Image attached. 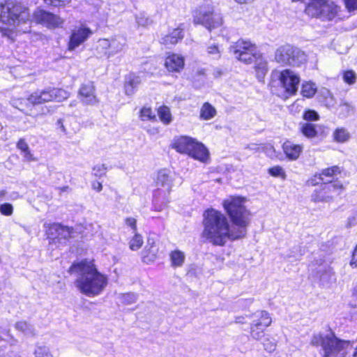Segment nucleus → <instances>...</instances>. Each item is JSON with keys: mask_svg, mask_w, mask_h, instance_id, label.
Instances as JSON below:
<instances>
[{"mask_svg": "<svg viewBox=\"0 0 357 357\" xmlns=\"http://www.w3.org/2000/svg\"><path fill=\"white\" fill-rule=\"evenodd\" d=\"M246 199L230 196L224 199L222 206L232 226L222 212L209 208L203 214L202 237L213 245L223 246L228 241L244 238L250 223V213L245 206Z\"/></svg>", "mask_w": 357, "mask_h": 357, "instance_id": "1", "label": "nucleus"}, {"mask_svg": "<svg viewBox=\"0 0 357 357\" xmlns=\"http://www.w3.org/2000/svg\"><path fill=\"white\" fill-rule=\"evenodd\" d=\"M76 273L75 285L83 294L95 297L103 292L108 284V277L98 271L96 266L86 260L73 264L69 271Z\"/></svg>", "mask_w": 357, "mask_h": 357, "instance_id": "2", "label": "nucleus"}, {"mask_svg": "<svg viewBox=\"0 0 357 357\" xmlns=\"http://www.w3.org/2000/svg\"><path fill=\"white\" fill-rule=\"evenodd\" d=\"M29 20V10L21 3L8 0L0 3V22L5 25L0 26L3 36L14 40L18 33L29 31V27L23 29L20 25Z\"/></svg>", "mask_w": 357, "mask_h": 357, "instance_id": "3", "label": "nucleus"}, {"mask_svg": "<svg viewBox=\"0 0 357 357\" xmlns=\"http://www.w3.org/2000/svg\"><path fill=\"white\" fill-rule=\"evenodd\" d=\"M311 344L321 347L323 357H345L352 347L351 342L341 340L333 333L314 335Z\"/></svg>", "mask_w": 357, "mask_h": 357, "instance_id": "4", "label": "nucleus"}, {"mask_svg": "<svg viewBox=\"0 0 357 357\" xmlns=\"http://www.w3.org/2000/svg\"><path fill=\"white\" fill-rule=\"evenodd\" d=\"M172 146L181 153H185L202 162H206L209 158L208 149L192 137L181 136L174 139Z\"/></svg>", "mask_w": 357, "mask_h": 357, "instance_id": "5", "label": "nucleus"}, {"mask_svg": "<svg viewBox=\"0 0 357 357\" xmlns=\"http://www.w3.org/2000/svg\"><path fill=\"white\" fill-rule=\"evenodd\" d=\"M340 8L331 0H310L305 13L310 17H317L323 21H331L335 18Z\"/></svg>", "mask_w": 357, "mask_h": 357, "instance_id": "6", "label": "nucleus"}, {"mask_svg": "<svg viewBox=\"0 0 357 357\" xmlns=\"http://www.w3.org/2000/svg\"><path fill=\"white\" fill-rule=\"evenodd\" d=\"M275 59L283 65L299 66L306 61L307 56L297 47L287 44L276 50Z\"/></svg>", "mask_w": 357, "mask_h": 357, "instance_id": "7", "label": "nucleus"}, {"mask_svg": "<svg viewBox=\"0 0 357 357\" xmlns=\"http://www.w3.org/2000/svg\"><path fill=\"white\" fill-rule=\"evenodd\" d=\"M70 96V93L63 89L47 88L43 90H38L31 94L27 100L33 104H43L46 102H61Z\"/></svg>", "mask_w": 357, "mask_h": 357, "instance_id": "8", "label": "nucleus"}, {"mask_svg": "<svg viewBox=\"0 0 357 357\" xmlns=\"http://www.w3.org/2000/svg\"><path fill=\"white\" fill-rule=\"evenodd\" d=\"M194 22L211 31L222 26L223 20L222 15L215 12L213 6H202L194 15Z\"/></svg>", "mask_w": 357, "mask_h": 357, "instance_id": "9", "label": "nucleus"}, {"mask_svg": "<svg viewBox=\"0 0 357 357\" xmlns=\"http://www.w3.org/2000/svg\"><path fill=\"white\" fill-rule=\"evenodd\" d=\"M344 190V187L339 181L324 183L314 191L312 195V200L314 202H329Z\"/></svg>", "mask_w": 357, "mask_h": 357, "instance_id": "10", "label": "nucleus"}, {"mask_svg": "<svg viewBox=\"0 0 357 357\" xmlns=\"http://www.w3.org/2000/svg\"><path fill=\"white\" fill-rule=\"evenodd\" d=\"M231 51L238 60L247 64L253 62L254 58L257 56L259 53L255 44L243 39L238 40L231 46Z\"/></svg>", "mask_w": 357, "mask_h": 357, "instance_id": "11", "label": "nucleus"}, {"mask_svg": "<svg viewBox=\"0 0 357 357\" xmlns=\"http://www.w3.org/2000/svg\"><path fill=\"white\" fill-rule=\"evenodd\" d=\"M253 321L250 326V335L257 340H259L264 336L266 328L272 322L271 318L266 311H257L253 314Z\"/></svg>", "mask_w": 357, "mask_h": 357, "instance_id": "12", "label": "nucleus"}, {"mask_svg": "<svg viewBox=\"0 0 357 357\" xmlns=\"http://www.w3.org/2000/svg\"><path fill=\"white\" fill-rule=\"evenodd\" d=\"M126 46V40L122 37L102 38L98 40V49L100 50L107 59L121 52Z\"/></svg>", "mask_w": 357, "mask_h": 357, "instance_id": "13", "label": "nucleus"}, {"mask_svg": "<svg viewBox=\"0 0 357 357\" xmlns=\"http://www.w3.org/2000/svg\"><path fill=\"white\" fill-rule=\"evenodd\" d=\"M155 183L158 189L154 192V200L159 202L161 196L165 199L166 195L169 194L171 190L172 179L169 171L167 169L160 170L158 172Z\"/></svg>", "mask_w": 357, "mask_h": 357, "instance_id": "14", "label": "nucleus"}, {"mask_svg": "<svg viewBox=\"0 0 357 357\" xmlns=\"http://www.w3.org/2000/svg\"><path fill=\"white\" fill-rule=\"evenodd\" d=\"M280 82L288 95H294L298 90L300 77L293 70L287 69L280 72Z\"/></svg>", "mask_w": 357, "mask_h": 357, "instance_id": "15", "label": "nucleus"}, {"mask_svg": "<svg viewBox=\"0 0 357 357\" xmlns=\"http://www.w3.org/2000/svg\"><path fill=\"white\" fill-rule=\"evenodd\" d=\"M33 20L36 23L50 29L56 28L63 22V20L59 16L41 9H38L33 13Z\"/></svg>", "mask_w": 357, "mask_h": 357, "instance_id": "16", "label": "nucleus"}, {"mask_svg": "<svg viewBox=\"0 0 357 357\" xmlns=\"http://www.w3.org/2000/svg\"><path fill=\"white\" fill-rule=\"evenodd\" d=\"M91 34V30L85 25L81 24L78 26H75L72 31L70 36L68 44V50H75L80 45L84 43Z\"/></svg>", "mask_w": 357, "mask_h": 357, "instance_id": "17", "label": "nucleus"}, {"mask_svg": "<svg viewBox=\"0 0 357 357\" xmlns=\"http://www.w3.org/2000/svg\"><path fill=\"white\" fill-rule=\"evenodd\" d=\"M77 97L84 105H94L99 102L96 95V89L93 82H88L81 85Z\"/></svg>", "mask_w": 357, "mask_h": 357, "instance_id": "18", "label": "nucleus"}, {"mask_svg": "<svg viewBox=\"0 0 357 357\" xmlns=\"http://www.w3.org/2000/svg\"><path fill=\"white\" fill-rule=\"evenodd\" d=\"M185 58L178 54L170 53L165 60V67L170 73H180L184 68Z\"/></svg>", "mask_w": 357, "mask_h": 357, "instance_id": "19", "label": "nucleus"}, {"mask_svg": "<svg viewBox=\"0 0 357 357\" xmlns=\"http://www.w3.org/2000/svg\"><path fill=\"white\" fill-rule=\"evenodd\" d=\"M324 126L321 125H315L310 123H303L301 126V132L305 137L309 139L319 137L320 135H324Z\"/></svg>", "mask_w": 357, "mask_h": 357, "instance_id": "20", "label": "nucleus"}, {"mask_svg": "<svg viewBox=\"0 0 357 357\" xmlns=\"http://www.w3.org/2000/svg\"><path fill=\"white\" fill-rule=\"evenodd\" d=\"M282 149L289 160H296L303 151V146L287 140L283 143Z\"/></svg>", "mask_w": 357, "mask_h": 357, "instance_id": "21", "label": "nucleus"}, {"mask_svg": "<svg viewBox=\"0 0 357 357\" xmlns=\"http://www.w3.org/2000/svg\"><path fill=\"white\" fill-rule=\"evenodd\" d=\"M183 38V29L178 27L173 29L167 34L162 36L160 39V43L169 45H175Z\"/></svg>", "mask_w": 357, "mask_h": 357, "instance_id": "22", "label": "nucleus"}, {"mask_svg": "<svg viewBox=\"0 0 357 357\" xmlns=\"http://www.w3.org/2000/svg\"><path fill=\"white\" fill-rule=\"evenodd\" d=\"M340 173V169L337 166H333L331 167L324 169L318 176L317 175L315 176V181L317 183L320 181L323 183L332 182L331 181L333 179L334 176Z\"/></svg>", "mask_w": 357, "mask_h": 357, "instance_id": "23", "label": "nucleus"}, {"mask_svg": "<svg viewBox=\"0 0 357 357\" xmlns=\"http://www.w3.org/2000/svg\"><path fill=\"white\" fill-rule=\"evenodd\" d=\"M141 83L140 77L134 74L130 73L125 78L124 89L128 96H132L135 93L138 85Z\"/></svg>", "mask_w": 357, "mask_h": 357, "instance_id": "24", "label": "nucleus"}, {"mask_svg": "<svg viewBox=\"0 0 357 357\" xmlns=\"http://www.w3.org/2000/svg\"><path fill=\"white\" fill-rule=\"evenodd\" d=\"M255 70L256 76L259 81H262L268 72V63L266 59L258 53L257 56L254 58Z\"/></svg>", "mask_w": 357, "mask_h": 357, "instance_id": "25", "label": "nucleus"}, {"mask_svg": "<svg viewBox=\"0 0 357 357\" xmlns=\"http://www.w3.org/2000/svg\"><path fill=\"white\" fill-rule=\"evenodd\" d=\"M158 253V248L154 245V241L148 239V245L142 252L143 261L149 264L155 261Z\"/></svg>", "mask_w": 357, "mask_h": 357, "instance_id": "26", "label": "nucleus"}, {"mask_svg": "<svg viewBox=\"0 0 357 357\" xmlns=\"http://www.w3.org/2000/svg\"><path fill=\"white\" fill-rule=\"evenodd\" d=\"M222 50V46L213 42H208L206 47V54L211 59H220Z\"/></svg>", "mask_w": 357, "mask_h": 357, "instance_id": "27", "label": "nucleus"}, {"mask_svg": "<svg viewBox=\"0 0 357 357\" xmlns=\"http://www.w3.org/2000/svg\"><path fill=\"white\" fill-rule=\"evenodd\" d=\"M217 114L215 108L208 102H204L200 108L199 118L208 121L214 118Z\"/></svg>", "mask_w": 357, "mask_h": 357, "instance_id": "28", "label": "nucleus"}, {"mask_svg": "<svg viewBox=\"0 0 357 357\" xmlns=\"http://www.w3.org/2000/svg\"><path fill=\"white\" fill-rule=\"evenodd\" d=\"M44 227L46 229L45 232L50 240L55 241L59 239L61 225L58 223H45Z\"/></svg>", "mask_w": 357, "mask_h": 357, "instance_id": "29", "label": "nucleus"}, {"mask_svg": "<svg viewBox=\"0 0 357 357\" xmlns=\"http://www.w3.org/2000/svg\"><path fill=\"white\" fill-rule=\"evenodd\" d=\"M17 147L21 151V153L24 158V160L27 162L36 161V159L33 157L31 150L29 149L28 144L24 139H20L17 144Z\"/></svg>", "mask_w": 357, "mask_h": 357, "instance_id": "30", "label": "nucleus"}, {"mask_svg": "<svg viewBox=\"0 0 357 357\" xmlns=\"http://www.w3.org/2000/svg\"><path fill=\"white\" fill-rule=\"evenodd\" d=\"M15 328L26 336L33 337L36 335V329L33 325L25 321H17L15 325Z\"/></svg>", "mask_w": 357, "mask_h": 357, "instance_id": "31", "label": "nucleus"}, {"mask_svg": "<svg viewBox=\"0 0 357 357\" xmlns=\"http://www.w3.org/2000/svg\"><path fill=\"white\" fill-rule=\"evenodd\" d=\"M158 115L161 122L165 125H169L172 121V113L167 106L160 107L158 109Z\"/></svg>", "mask_w": 357, "mask_h": 357, "instance_id": "32", "label": "nucleus"}, {"mask_svg": "<svg viewBox=\"0 0 357 357\" xmlns=\"http://www.w3.org/2000/svg\"><path fill=\"white\" fill-rule=\"evenodd\" d=\"M334 141L338 143L347 142L350 138V134L344 128H338L333 133Z\"/></svg>", "mask_w": 357, "mask_h": 357, "instance_id": "33", "label": "nucleus"}, {"mask_svg": "<svg viewBox=\"0 0 357 357\" xmlns=\"http://www.w3.org/2000/svg\"><path fill=\"white\" fill-rule=\"evenodd\" d=\"M172 266L174 267L181 266L185 261V254L178 250H175L170 253Z\"/></svg>", "mask_w": 357, "mask_h": 357, "instance_id": "34", "label": "nucleus"}, {"mask_svg": "<svg viewBox=\"0 0 357 357\" xmlns=\"http://www.w3.org/2000/svg\"><path fill=\"white\" fill-rule=\"evenodd\" d=\"M33 354L35 357H54L48 347L39 343L35 345Z\"/></svg>", "mask_w": 357, "mask_h": 357, "instance_id": "35", "label": "nucleus"}, {"mask_svg": "<svg viewBox=\"0 0 357 357\" xmlns=\"http://www.w3.org/2000/svg\"><path fill=\"white\" fill-rule=\"evenodd\" d=\"M317 86L314 83L307 82L303 84L301 94L306 98H310L314 96L317 92Z\"/></svg>", "mask_w": 357, "mask_h": 357, "instance_id": "36", "label": "nucleus"}, {"mask_svg": "<svg viewBox=\"0 0 357 357\" xmlns=\"http://www.w3.org/2000/svg\"><path fill=\"white\" fill-rule=\"evenodd\" d=\"M335 273L331 268L326 270L320 276V282L322 285L326 287L335 281Z\"/></svg>", "mask_w": 357, "mask_h": 357, "instance_id": "37", "label": "nucleus"}, {"mask_svg": "<svg viewBox=\"0 0 357 357\" xmlns=\"http://www.w3.org/2000/svg\"><path fill=\"white\" fill-rule=\"evenodd\" d=\"M143 242L142 236L135 232L133 237L129 241V248L133 251L137 250L142 247Z\"/></svg>", "mask_w": 357, "mask_h": 357, "instance_id": "38", "label": "nucleus"}, {"mask_svg": "<svg viewBox=\"0 0 357 357\" xmlns=\"http://www.w3.org/2000/svg\"><path fill=\"white\" fill-rule=\"evenodd\" d=\"M142 121H153L156 119L155 114L151 107H144L139 114Z\"/></svg>", "mask_w": 357, "mask_h": 357, "instance_id": "39", "label": "nucleus"}, {"mask_svg": "<svg viewBox=\"0 0 357 357\" xmlns=\"http://www.w3.org/2000/svg\"><path fill=\"white\" fill-rule=\"evenodd\" d=\"M356 73L353 70H346L343 73V80L345 83L351 85L356 82Z\"/></svg>", "mask_w": 357, "mask_h": 357, "instance_id": "40", "label": "nucleus"}, {"mask_svg": "<svg viewBox=\"0 0 357 357\" xmlns=\"http://www.w3.org/2000/svg\"><path fill=\"white\" fill-rule=\"evenodd\" d=\"M136 22L139 26H147L152 24V20L144 13L136 16Z\"/></svg>", "mask_w": 357, "mask_h": 357, "instance_id": "41", "label": "nucleus"}, {"mask_svg": "<svg viewBox=\"0 0 357 357\" xmlns=\"http://www.w3.org/2000/svg\"><path fill=\"white\" fill-rule=\"evenodd\" d=\"M268 173L275 177H280L282 179L286 178L285 172L283 168L280 166H274L268 169Z\"/></svg>", "mask_w": 357, "mask_h": 357, "instance_id": "42", "label": "nucleus"}, {"mask_svg": "<svg viewBox=\"0 0 357 357\" xmlns=\"http://www.w3.org/2000/svg\"><path fill=\"white\" fill-rule=\"evenodd\" d=\"M121 300L125 305H130L136 302L137 296L133 293H127L121 296Z\"/></svg>", "mask_w": 357, "mask_h": 357, "instance_id": "43", "label": "nucleus"}, {"mask_svg": "<svg viewBox=\"0 0 357 357\" xmlns=\"http://www.w3.org/2000/svg\"><path fill=\"white\" fill-rule=\"evenodd\" d=\"M72 228L61 225L58 241L60 242L62 239L66 240L68 238H70L72 236Z\"/></svg>", "mask_w": 357, "mask_h": 357, "instance_id": "44", "label": "nucleus"}, {"mask_svg": "<svg viewBox=\"0 0 357 357\" xmlns=\"http://www.w3.org/2000/svg\"><path fill=\"white\" fill-rule=\"evenodd\" d=\"M258 149H260V152L266 153L269 157L275 155V149L271 144H260Z\"/></svg>", "mask_w": 357, "mask_h": 357, "instance_id": "45", "label": "nucleus"}, {"mask_svg": "<svg viewBox=\"0 0 357 357\" xmlns=\"http://www.w3.org/2000/svg\"><path fill=\"white\" fill-rule=\"evenodd\" d=\"M0 213L6 216H10L13 213V206L8 203H4L0 205Z\"/></svg>", "mask_w": 357, "mask_h": 357, "instance_id": "46", "label": "nucleus"}, {"mask_svg": "<svg viewBox=\"0 0 357 357\" xmlns=\"http://www.w3.org/2000/svg\"><path fill=\"white\" fill-rule=\"evenodd\" d=\"M107 168L105 165H98L93 168V174L97 177H101L105 175Z\"/></svg>", "mask_w": 357, "mask_h": 357, "instance_id": "47", "label": "nucleus"}, {"mask_svg": "<svg viewBox=\"0 0 357 357\" xmlns=\"http://www.w3.org/2000/svg\"><path fill=\"white\" fill-rule=\"evenodd\" d=\"M303 118L307 121H317L319 119V114L314 110H307L305 112Z\"/></svg>", "mask_w": 357, "mask_h": 357, "instance_id": "48", "label": "nucleus"}, {"mask_svg": "<svg viewBox=\"0 0 357 357\" xmlns=\"http://www.w3.org/2000/svg\"><path fill=\"white\" fill-rule=\"evenodd\" d=\"M71 0H44L45 3L53 6H62L70 2Z\"/></svg>", "mask_w": 357, "mask_h": 357, "instance_id": "49", "label": "nucleus"}, {"mask_svg": "<svg viewBox=\"0 0 357 357\" xmlns=\"http://www.w3.org/2000/svg\"><path fill=\"white\" fill-rule=\"evenodd\" d=\"M344 1L349 11L357 10V0H344Z\"/></svg>", "mask_w": 357, "mask_h": 357, "instance_id": "50", "label": "nucleus"}, {"mask_svg": "<svg viewBox=\"0 0 357 357\" xmlns=\"http://www.w3.org/2000/svg\"><path fill=\"white\" fill-rule=\"evenodd\" d=\"M263 344L264 349L268 352L274 351L276 347L275 341H270L268 338L265 340Z\"/></svg>", "mask_w": 357, "mask_h": 357, "instance_id": "51", "label": "nucleus"}, {"mask_svg": "<svg viewBox=\"0 0 357 357\" xmlns=\"http://www.w3.org/2000/svg\"><path fill=\"white\" fill-rule=\"evenodd\" d=\"M303 255V253L301 252V250L299 247H295L293 248V250L291 251V253L287 257L289 258H293L295 259H299V258Z\"/></svg>", "mask_w": 357, "mask_h": 357, "instance_id": "52", "label": "nucleus"}, {"mask_svg": "<svg viewBox=\"0 0 357 357\" xmlns=\"http://www.w3.org/2000/svg\"><path fill=\"white\" fill-rule=\"evenodd\" d=\"M126 225L130 227L134 232L137 230V220L133 218H126L125 220Z\"/></svg>", "mask_w": 357, "mask_h": 357, "instance_id": "53", "label": "nucleus"}, {"mask_svg": "<svg viewBox=\"0 0 357 357\" xmlns=\"http://www.w3.org/2000/svg\"><path fill=\"white\" fill-rule=\"evenodd\" d=\"M357 225V214H354L349 216L347 219V227L349 228L355 227Z\"/></svg>", "mask_w": 357, "mask_h": 357, "instance_id": "54", "label": "nucleus"}, {"mask_svg": "<svg viewBox=\"0 0 357 357\" xmlns=\"http://www.w3.org/2000/svg\"><path fill=\"white\" fill-rule=\"evenodd\" d=\"M92 188L97 192H100L102 190V183L98 181H94L92 183Z\"/></svg>", "mask_w": 357, "mask_h": 357, "instance_id": "55", "label": "nucleus"}, {"mask_svg": "<svg viewBox=\"0 0 357 357\" xmlns=\"http://www.w3.org/2000/svg\"><path fill=\"white\" fill-rule=\"evenodd\" d=\"M56 125L58 126L59 128L61 130V131L63 133L66 132V129L63 125V122L62 119H59L56 122Z\"/></svg>", "mask_w": 357, "mask_h": 357, "instance_id": "56", "label": "nucleus"}, {"mask_svg": "<svg viewBox=\"0 0 357 357\" xmlns=\"http://www.w3.org/2000/svg\"><path fill=\"white\" fill-rule=\"evenodd\" d=\"M340 107H342V109H345L347 110V112H349L352 108L351 107L350 105L347 104V103H343L340 105Z\"/></svg>", "mask_w": 357, "mask_h": 357, "instance_id": "57", "label": "nucleus"}, {"mask_svg": "<svg viewBox=\"0 0 357 357\" xmlns=\"http://www.w3.org/2000/svg\"><path fill=\"white\" fill-rule=\"evenodd\" d=\"M259 146V145H257V144H250L248 146V149L260 152V149L259 150L258 149Z\"/></svg>", "mask_w": 357, "mask_h": 357, "instance_id": "58", "label": "nucleus"}, {"mask_svg": "<svg viewBox=\"0 0 357 357\" xmlns=\"http://www.w3.org/2000/svg\"><path fill=\"white\" fill-rule=\"evenodd\" d=\"M236 3L239 4H243V3H252L255 0H234Z\"/></svg>", "mask_w": 357, "mask_h": 357, "instance_id": "59", "label": "nucleus"}, {"mask_svg": "<svg viewBox=\"0 0 357 357\" xmlns=\"http://www.w3.org/2000/svg\"><path fill=\"white\" fill-rule=\"evenodd\" d=\"M243 319H244L243 317H238L236 318L235 321H236V323L243 324Z\"/></svg>", "mask_w": 357, "mask_h": 357, "instance_id": "60", "label": "nucleus"}, {"mask_svg": "<svg viewBox=\"0 0 357 357\" xmlns=\"http://www.w3.org/2000/svg\"><path fill=\"white\" fill-rule=\"evenodd\" d=\"M353 295L354 296H357V283L354 285V288H353Z\"/></svg>", "mask_w": 357, "mask_h": 357, "instance_id": "61", "label": "nucleus"}, {"mask_svg": "<svg viewBox=\"0 0 357 357\" xmlns=\"http://www.w3.org/2000/svg\"><path fill=\"white\" fill-rule=\"evenodd\" d=\"M6 195V191L4 190H0V199L4 197Z\"/></svg>", "mask_w": 357, "mask_h": 357, "instance_id": "62", "label": "nucleus"}, {"mask_svg": "<svg viewBox=\"0 0 357 357\" xmlns=\"http://www.w3.org/2000/svg\"><path fill=\"white\" fill-rule=\"evenodd\" d=\"M13 105L14 106H15V107H17L18 109H22L19 107L18 103H17V102L13 101Z\"/></svg>", "mask_w": 357, "mask_h": 357, "instance_id": "63", "label": "nucleus"}, {"mask_svg": "<svg viewBox=\"0 0 357 357\" xmlns=\"http://www.w3.org/2000/svg\"><path fill=\"white\" fill-rule=\"evenodd\" d=\"M353 357H357V347L355 349V351L353 354Z\"/></svg>", "mask_w": 357, "mask_h": 357, "instance_id": "64", "label": "nucleus"}]
</instances>
